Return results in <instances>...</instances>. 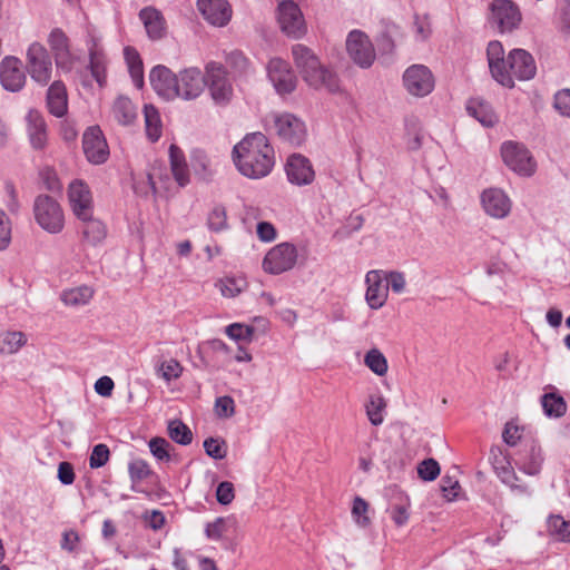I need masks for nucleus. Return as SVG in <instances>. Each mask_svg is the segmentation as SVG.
<instances>
[{"mask_svg":"<svg viewBox=\"0 0 570 570\" xmlns=\"http://www.w3.org/2000/svg\"><path fill=\"white\" fill-rule=\"evenodd\" d=\"M233 160L243 176L259 179L272 171L275 151L264 134L250 132L234 146Z\"/></svg>","mask_w":570,"mask_h":570,"instance_id":"nucleus-1","label":"nucleus"},{"mask_svg":"<svg viewBox=\"0 0 570 570\" xmlns=\"http://www.w3.org/2000/svg\"><path fill=\"white\" fill-rule=\"evenodd\" d=\"M293 61L304 81L315 88H325L331 92L338 89V79L334 72L323 66L315 52L303 43L292 47Z\"/></svg>","mask_w":570,"mask_h":570,"instance_id":"nucleus-2","label":"nucleus"},{"mask_svg":"<svg viewBox=\"0 0 570 570\" xmlns=\"http://www.w3.org/2000/svg\"><path fill=\"white\" fill-rule=\"evenodd\" d=\"M37 224L49 234H59L65 227V215L60 204L49 195H39L33 202Z\"/></svg>","mask_w":570,"mask_h":570,"instance_id":"nucleus-3","label":"nucleus"},{"mask_svg":"<svg viewBox=\"0 0 570 570\" xmlns=\"http://www.w3.org/2000/svg\"><path fill=\"white\" fill-rule=\"evenodd\" d=\"M205 86L216 105L226 106L230 102L234 90L222 63L209 61L205 66Z\"/></svg>","mask_w":570,"mask_h":570,"instance_id":"nucleus-4","label":"nucleus"},{"mask_svg":"<svg viewBox=\"0 0 570 570\" xmlns=\"http://www.w3.org/2000/svg\"><path fill=\"white\" fill-rule=\"evenodd\" d=\"M88 51V70L100 88L107 83L108 56L102 45V37L96 31H88L85 40Z\"/></svg>","mask_w":570,"mask_h":570,"instance_id":"nucleus-5","label":"nucleus"},{"mask_svg":"<svg viewBox=\"0 0 570 570\" xmlns=\"http://www.w3.org/2000/svg\"><path fill=\"white\" fill-rule=\"evenodd\" d=\"M298 252L294 244L288 242L273 246L265 255L262 267L271 275H279L294 268Z\"/></svg>","mask_w":570,"mask_h":570,"instance_id":"nucleus-6","label":"nucleus"},{"mask_svg":"<svg viewBox=\"0 0 570 570\" xmlns=\"http://www.w3.org/2000/svg\"><path fill=\"white\" fill-rule=\"evenodd\" d=\"M522 20L519 7L511 0H493L490 4L489 22L501 33L517 29Z\"/></svg>","mask_w":570,"mask_h":570,"instance_id":"nucleus-7","label":"nucleus"},{"mask_svg":"<svg viewBox=\"0 0 570 570\" xmlns=\"http://www.w3.org/2000/svg\"><path fill=\"white\" fill-rule=\"evenodd\" d=\"M27 70L31 79L40 86H46L51 79V57L45 46L32 42L27 50Z\"/></svg>","mask_w":570,"mask_h":570,"instance_id":"nucleus-8","label":"nucleus"},{"mask_svg":"<svg viewBox=\"0 0 570 570\" xmlns=\"http://www.w3.org/2000/svg\"><path fill=\"white\" fill-rule=\"evenodd\" d=\"M501 156L504 164L521 176H531L535 170V163L523 144L504 141L501 146Z\"/></svg>","mask_w":570,"mask_h":570,"instance_id":"nucleus-9","label":"nucleus"},{"mask_svg":"<svg viewBox=\"0 0 570 570\" xmlns=\"http://www.w3.org/2000/svg\"><path fill=\"white\" fill-rule=\"evenodd\" d=\"M403 85L406 91L414 97H425L435 87V79L424 65H412L403 73Z\"/></svg>","mask_w":570,"mask_h":570,"instance_id":"nucleus-10","label":"nucleus"},{"mask_svg":"<svg viewBox=\"0 0 570 570\" xmlns=\"http://www.w3.org/2000/svg\"><path fill=\"white\" fill-rule=\"evenodd\" d=\"M82 149L94 165L105 164L110 155L106 137L98 125L88 127L82 135Z\"/></svg>","mask_w":570,"mask_h":570,"instance_id":"nucleus-11","label":"nucleus"},{"mask_svg":"<svg viewBox=\"0 0 570 570\" xmlns=\"http://www.w3.org/2000/svg\"><path fill=\"white\" fill-rule=\"evenodd\" d=\"M350 58L361 68H370L375 60L374 47L367 35L361 30H352L346 39Z\"/></svg>","mask_w":570,"mask_h":570,"instance_id":"nucleus-12","label":"nucleus"},{"mask_svg":"<svg viewBox=\"0 0 570 570\" xmlns=\"http://www.w3.org/2000/svg\"><path fill=\"white\" fill-rule=\"evenodd\" d=\"M278 137L293 145L299 146L306 138L305 124L289 112L274 114L272 116Z\"/></svg>","mask_w":570,"mask_h":570,"instance_id":"nucleus-13","label":"nucleus"},{"mask_svg":"<svg viewBox=\"0 0 570 570\" xmlns=\"http://www.w3.org/2000/svg\"><path fill=\"white\" fill-rule=\"evenodd\" d=\"M278 23L282 31L294 39H299L306 33V26L299 7L291 0L278 4Z\"/></svg>","mask_w":570,"mask_h":570,"instance_id":"nucleus-14","label":"nucleus"},{"mask_svg":"<svg viewBox=\"0 0 570 570\" xmlns=\"http://www.w3.org/2000/svg\"><path fill=\"white\" fill-rule=\"evenodd\" d=\"M515 465L520 471L528 475H537L542 469L544 461L541 446L533 440H524L515 454Z\"/></svg>","mask_w":570,"mask_h":570,"instance_id":"nucleus-15","label":"nucleus"},{"mask_svg":"<svg viewBox=\"0 0 570 570\" xmlns=\"http://www.w3.org/2000/svg\"><path fill=\"white\" fill-rule=\"evenodd\" d=\"M487 59L492 78L505 88H513L514 80L511 79L508 68H505L507 57L504 48L498 40H492L487 47Z\"/></svg>","mask_w":570,"mask_h":570,"instance_id":"nucleus-16","label":"nucleus"},{"mask_svg":"<svg viewBox=\"0 0 570 570\" xmlns=\"http://www.w3.org/2000/svg\"><path fill=\"white\" fill-rule=\"evenodd\" d=\"M505 68L512 80L524 81L532 79L537 73V65L530 52L524 49H512L507 56Z\"/></svg>","mask_w":570,"mask_h":570,"instance_id":"nucleus-17","label":"nucleus"},{"mask_svg":"<svg viewBox=\"0 0 570 570\" xmlns=\"http://www.w3.org/2000/svg\"><path fill=\"white\" fill-rule=\"evenodd\" d=\"M177 98L194 100L205 88V75L197 67L185 68L177 75Z\"/></svg>","mask_w":570,"mask_h":570,"instance_id":"nucleus-18","label":"nucleus"},{"mask_svg":"<svg viewBox=\"0 0 570 570\" xmlns=\"http://www.w3.org/2000/svg\"><path fill=\"white\" fill-rule=\"evenodd\" d=\"M68 199L73 215L77 218H88L94 214V198L89 186L79 179L70 183Z\"/></svg>","mask_w":570,"mask_h":570,"instance_id":"nucleus-19","label":"nucleus"},{"mask_svg":"<svg viewBox=\"0 0 570 570\" xmlns=\"http://www.w3.org/2000/svg\"><path fill=\"white\" fill-rule=\"evenodd\" d=\"M267 76L276 91L281 95L291 94L296 88V77L288 62L281 58H272L267 65Z\"/></svg>","mask_w":570,"mask_h":570,"instance_id":"nucleus-20","label":"nucleus"},{"mask_svg":"<svg viewBox=\"0 0 570 570\" xmlns=\"http://www.w3.org/2000/svg\"><path fill=\"white\" fill-rule=\"evenodd\" d=\"M0 83L7 91L18 92L26 85L22 62L13 56H6L0 62Z\"/></svg>","mask_w":570,"mask_h":570,"instance_id":"nucleus-21","label":"nucleus"},{"mask_svg":"<svg viewBox=\"0 0 570 570\" xmlns=\"http://www.w3.org/2000/svg\"><path fill=\"white\" fill-rule=\"evenodd\" d=\"M149 81L155 92L170 101L177 98V75L164 65L155 66L149 72Z\"/></svg>","mask_w":570,"mask_h":570,"instance_id":"nucleus-22","label":"nucleus"},{"mask_svg":"<svg viewBox=\"0 0 570 570\" xmlns=\"http://www.w3.org/2000/svg\"><path fill=\"white\" fill-rule=\"evenodd\" d=\"M285 173L288 181L295 186L311 185L315 178L311 160L301 154H293L287 158Z\"/></svg>","mask_w":570,"mask_h":570,"instance_id":"nucleus-23","label":"nucleus"},{"mask_svg":"<svg viewBox=\"0 0 570 570\" xmlns=\"http://www.w3.org/2000/svg\"><path fill=\"white\" fill-rule=\"evenodd\" d=\"M204 19L216 27H225L232 19V7L227 0H197Z\"/></svg>","mask_w":570,"mask_h":570,"instance_id":"nucleus-24","label":"nucleus"},{"mask_svg":"<svg viewBox=\"0 0 570 570\" xmlns=\"http://www.w3.org/2000/svg\"><path fill=\"white\" fill-rule=\"evenodd\" d=\"M484 212L493 218H504L511 210L509 196L500 188H488L481 194Z\"/></svg>","mask_w":570,"mask_h":570,"instance_id":"nucleus-25","label":"nucleus"},{"mask_svg":"<svg viewBox=\"0 0 570 570\" xmlns=\"http://www.w3.org/2000/svg\"><path fill=\"white\" fill-rule=\"evenodd\" d=\"M384 277L382 271L372 269L365 275L367 286L365 301L371 309L381 308L387 299V286L383 284Z\"/></svg>","mask_w":570,"mask_h":570,"instance_id":"nucleus-26","label":"nucleus"},{"mask_svg":"<svg viewBox=\"0 0 570 570\" xmlns=\"http://www.w3.org/2000/svg\"><path fill=\"white\" fill-rule=\"evenodd\" d=\"M138 16L150 40L157 41L166 37L167 23L158 9L145 7L139 11Z\"/></svg>","mask_w":570,"mask_h":570,"instance_id":"nucleus-27","label":"nucleus"},{"mask_svg":"<svg viewBox=\"0 0 570 570\" xmlns=\"http://www.w3.org/2000/svg\"><path fill=\"white\" fill-rule=\"evenodd\" d=\"M27 132L30 145L36 150H42L47 146V122L40 111L30 109L27 115Z\"/></svg>","mask_w":570,"mask_h":570,"instance_id":"nucleus-28","label":"nucleus"},{"mask_svg":"<svg viewBox=\"0 0 570 570\" xmlns=\"http://www.w3.org/2000/svg\"><path fill=\"white\" fill-rule=\"evenodd\" d=\"M469 116L478 120L483 127L491 128L499 122L491 104L481 97H473L466 101L465 106Z\"/></svg>","mask_w":570,"mask_h":570,"instance_id":"nucleus-29","label":"nucleus"},{"mask_svg":"<svg viewBox=\"0 0 570 570\" xmlns=\"http://www.w3.org/2000/svg\"><path fill=\"white\" fill-rule=\"evenodd\" d=\"M46 104L48 111L57 118H61L68 112V94L61 80H56L49 86Z\"/></svg>","mask_w":570,"mask_h":570,"instance_id":"nucleus-30","label":"nucleus"},{"mask_svg":"<svg viewBox=\"0 0 570 570\" xmlns=\"http://www.w3.org/2000/svg\"><path fill=\"white\" fill-rule=\"evenodd\" d=\"M169 164L175 181L179 187H185L190 183L189 167L184 151L175 144L169 146Z\"/></svg>","mask_w":570,"mask_h":570,"instance_id":"nucleus-31","label":"nucleus"},{"mask_svg":"<svg viewBox=\"0 0 570 570\" xmlns=\"http://www.w3.org/2000/svg\"><path fill=\"white\" fill-rule=\"evenodd\" d=\"M78 219L81 220L82 223L79 228L83 242H86L89 245L96 246L106 238L107 228L100 219L94 217V214L89 215L88 218Z\"/></svg>","mask_w":570,"mask_h":570,"instance_id":"nucleus-32","label":"nucleus"},{"mask_svg":"<svg viewBox=\"0 0 570 570\" xmlns=\"http://www.w3.org/2000/svg\"><path fill=\"white\" fill-rule=\"evenodd\" d=\"M124 58L135 87L141 89L145 85V73L140 53L136 48L127 46L124 48Z\"/></svg>","mask_w":570,"mask_h":570,"instance_id":"nucleus-33","label":"nucleus"},{"mask_svg":"<svg viewBox=\"0 0 570 570\" xmlns=\"http://www.w3.org/2000/svg\"><path fill=\"white\" fill-rule=\"evenodd\" d=\"M111 114L114 119L121 126H130L137 119V108L131 99L119 96L112 104Z\"/></svg>","mask_w":570,"mask_h":570,"instance_id":"nucleus-34","label":"nucleus"},{"mask_svg":"<svg viewBox=\"0 0 570 570\" xmlns=\"http://www.w3.org/2000/svg\"><path fill=\"white\" fill-rule=\"evenodd\" d=\"M128 472L132 482L131 489L136 492H141L150 497L153 491L144 489L140 485L142 480L154 476V472L150 470L148 463L144 460H135L129 463Z\"/></svg>","mask_w":570,"mask_h":570,"instance_id":"nucleus-35","label":"nucleus"},{"mask_svg":"<svg viewBox=\"0 0 570 570\" xmlns=\"http://www.w3.org/2000/svg\"><path fill=\"white\" fill-rule=\"evenodd\" d=\"M27 335L21 331H1L0 355L16 354L27 344Z\"/></svg>","mask_w":570,"mask_h":570,"instance_id":"nucleus-36","label":"nucleus"},{"mask_svg":"<svg viewBox=\"0 0 570 570\" xmlns=\"http://www.w3.org/2000/svg\"><path fill=\"white\" fill-rule=\"evenodd\" d=\"M48 43L55 55L57 65L60 60L69 57V39L62 29H52L48 37Z\"/></svg>","mask_w":570,"mask_h":570,"instance_id":"nucleus-37","label":"nucleus"},{"mask_svg":"<svg viewBox=\"0 0 570 570\" xmlns=\"http://www.w3.org/2000/svg\"><path fill=\"white\" fill-rule=\"evenodd\" d=\"M146 135L151 142H156L163 132L160 115L153 105H145L144 108Z\"/></svg>","mask_w":570,"mask_h":570,"instance_id":"nucleus-38","label":"nucleus"},{"mask_svg":"<svg viewBox=\"0 0 570 570\" xmlns=\"http://www.w3.org/2000/svg\"><path fill=\"white\" fill-rule=\"evenodd\" d=\"M547 531L557 541L570 542V521L564 520L560 514L549 515Z\"/></svg>","mask_w":570,"mask_h":570,"instance_id":"nucleus-39","label":"nucleus"},{"mask_svg":"<svg viewBox=\"0 0 570 570\" xmlns=\"http://www.w3.org/2000/svg\"><path fill=\"white\" fill-rule=\"evenodd\" d=\"M541 405L543 409V413L548 417H561L567 412V403L564 399L552 392V393H546L541 396Z\"/></svg>","mask_w":570,"mask_h":570,"instance_id":"nucleus-40","label":"nucleus"},{"mask_svg":"<svg viewBox=\"0 0 570 570\" xmlns=\"http://www.w3.org/2000/svg\"><path fill=\"white\" fill-rule=\"evenodd\" d=\"M494 469L497 471V474L499 479L508 485L512 491L517 492L518 494L522 495H530L531 491L525 484H518L517 481L519 480L518 475L515 474L513 468L510 465V462H507L505 465H494Z\"/></svg>","mask_w":570,"mask_h":570,"instance_id":"nucleus-41","label":"nucleus"},{"mask_svg":"<svg viewBox=\"0 0 570 570\" xmlns=\"http://www.w3.org/2000/svg\"><path fill=\"white\" fill-rule=\"evenodd\" d=\"M94 296V289L89 286H79L76 288L63 291L61 301L67 306H82L90 302Z\"/></svg>","mask_w":570,"mask_h":570,"instance_id":"nucleus-42","label":"nucleus"},{"mask_svg":"<svg viewBox=\"0 0 570 570\" xmlns=\"http://www.w3.org/2000/svg\"><path fill=\"white\" fill-rule=\"evenodd\" d=\"M386 403L381 394H372L365 404V412L372 425L379 426L384 421Z\"/></svg>","mask_w":570,"mask_h":570,"instance_id":"nucleus-43","label":"nucleus"},{"mask_svg":"<svg viewBox=\"0 0 570 570\" xmlns=\"http://www.w3.org/2000/svg\"><path fill=\"white\" fill-rule=\"evenodd\" d=\"M364 364L377 376L387 373L389 365L384 354L379 348H371L364 356Z\"/></svg>","mask_w":570,"mask_h":570,"instance_id":"nucleus-44","label":"nucleus"},{"mask_svg":"<svg viewBox=\"0 0 570 570\" xmlns=\"http://www.w3.org/2000/svg\"><path fill=\"white\" fill-rule=\"evenodd\" d=\"M167 430L169 438L180 445H188L193 441L190 429L180 420L169 421Z\"/></svg>","mask_w":570,"mask_h":570,"instance_id":"nucleus-45","label":"nucleus"},{"mask_svg":"<svg viewBox=\"0 0 570 570\" xmlns=\"http://www.w3.org/2000/svg\"><path fill=\"white\" fill-rule=\"evenodd\" d=\"M217 286L225 297H236L240 294L247 286L246 279L244 277H224L219 279Z\"/></svg>","mask_w":570,"mask_h":570,"instance_id":"nucleus-46","label":"nucleus"},{"mask_svg":"<svg viewBox=\"0 0 570 570\" xmlns=\"http://www.w3.org/2000/svg\"><path fill=\"white\" fill-rule=\"evenodd\" d=\"M207 227L210 232L219 233L228 228L227 213L223 205H215L207 216Z\"/></svg>","mask_w":570,"mask_h":570,"instance_id":"nucleus-47","label":"nucleus"},{"mask_svg":"<svg viewBox=\"0 0 570 570\" xmlns=\"http://www.w3.org/2000/svg\"><path fill=\"white\" fill-rule=\"evenodd\" d=\"M183 372L184 367L176 358L164 361L157 367V375L167 383L179 379Z\"/></svg>","mask_w":570,"mask_h":570,"instance_id":"nucleus-48","label":"nucleus"},{"mask_svg":"<svg viewBox=\"0 0 570 570\" xmlns=\"http://www.w3.org/2000/svg\"><path fill=\"white\" fill-rule=\"evenodd\" d=\"M226 335L236 342H252L255 333V328L250 325L242 323H233L226 326Z\"/></svg>","mask_w":570,"mask_h":570,"instance_id":"nucleus-49","label":"nucleus"},{"mask_svg":"<svg viewBox=\"0 0 570 570\" xmlns=\"http://www.w3.org/2000/svg\"><path fill=\"white\" fill-rule=\"evenodd\" d=\"M226 63L239 76L248 75L250 72V61L239 50L229 52L226 57Z\"/></svg>","mask_w":570,"mask_h":570,"instance_id":"nucleus-50","label":"nucleus"},{"mask_svg":"<svg viewBox=\"0 0 570 570\" xmlns=\"http://www.w3.org/2000/svg\"><path fill=\"white\" fill-rule=\"evenodd\" d=\"M440 464L436 460L425 459L417 465V474L423 481H434L440 474Z\"/></svg>","mask_w":570,"mask_h":570,"instance_id":"nucleus-51","label":"nucleus"},{"mask_svg":"<svg viewBox=\"0 0 570 570\" xmlns=\"http://www.w3.org/2000/svg\"><path fill=\"white\" fill-rule=\"evenodd\" d=\"M170 443L164 438H153L149 441V450L151 454L159 461H170Z\"/></svg>","mask_w":570,"mask_h":570,"instance_id":"nucleus-52","label":"nucleus"},{"mask_svg":"<svg viewBox=\"0 0 570 570\" xmlns=\"http://www.w3.org/2000/svg\"><path fill=\"white\" fill-rule=\"evenodd\" d=\"M226 518H216L213 522H208L205 525V535L208 540L218 541L223 538V534L227 531Z\"/></svg>","mask_w":570,"mask_h":570,"instance_id":"nucleus-53","label":"nucleus"},{"mask_svg":"<svg viewBox=\"0 0 570 570\" xmlns=\"http://www.w3.org/2000/svg\"><path fill=\"white\" fill-rule=\"evenodd\" d=\"M204 449L206 454L215 460H223L227 453L225 441L218 438H207L204 441Z\"/></svg>","mask_w":570,"mask_h":570,"instance_id":"nucleus-54","label":"nucleus"},{"mask_svg":"<svg viewBox=\"0 0 570 570\" xmlns=\"http://www.w3.org/2000/svg\"><path fill=\"white\" fill-rule=\"evenodd\" d=\"M110 456L109 448L104 444L99 443L96 444L91 451L90 458H89V466L91 469H98L104 466Z\"/></svg>","mask_w":570,"mask_h":570,"instance_id":"nucleus-55","label":"nucleus"},{"mask_svg":"<svg viewBox=\"0 0 570 570\" xmlns=\"http://www.w3.org/2000/svg\"><path fill=\"white\" fill-rule=\"evenodd\" d=\"M554 109L563 117L570 118V89L558 90L553 97Z\"/></svg>","mask_w":570,"mask_h":570,"instance_id":"nucleus-56","label":"nucleus"},{"mask_svg":"<svg viewBox=\"0 0 570 570\" xmlns=\"http://www.w3.org/2000/svg\"><path fill=\"white\" fill-rule=\"evenodd\" d=\"M215 410L220 417H230L235 413V402L232 396H219L215 401Z\"/></svg>","mask_w":570,"mask_h":570,"instance_id":"nucleus-57","label":"nucleus"},{"mask_svg":"<svg viewBox=\"0 0 570 570\" xmlns=\"http://www.w3.org/2000/svg\"><path fill=\"white\" fill-rule=\"evenodd\" d=\"M235 498L234 484L229 481H223L217 485L216 499L222 505L232 503Z\"/></svg>","mask_w":570,"mask_h":570,"instance_id":"nucleus-58","label":"nucleus"},{"mask_svg":"<svg viewBox=\"0 0 570 570\" xmlns=\"http://www.w3.org/2000/svg\"><path fill=\"white\" fill-rule=\"evenodd\" d=\"M193 169L195 175L202 180H207L212 176V173L208 168L207 158L202 153L193 157Z\"/></svg>","mask_w":570,"mask_h":570,"instance_id":"nucleus-59","label":"nucleus"},{"mask_svg":"<svg viewBox=\"0 0 570 570\" xmlns=\"http://www.w3.org/2000/svg\"><path fill=\"white\" fill-rule=\"evenodd\" d=\"M367 510V502L364 499L356 497L353 501L352 514L360 525L368 524L370 520L366 517Z\"/></svg>","mask_w":570,"mask_h":570,"instance_id":"nucleus-60","label":"nucleus"},{"mask_svg":"<svg viewBox=\"0 0 570 570\" xmlns=\"http://www.w3.org/2000/svg\"><path fill=\"white\" fill-rule=\"evenodd\" d=\"M414 33L417 40H426L431 35V24L426 16H414Z\"/></svg>","mask_w":570,"mask_h":570,"instance_id":"nucleus-61","label":"nucleus"},{"mask_svg":"<svg viewBox=\"0 0 570 570\" xmlns=\"http://www.w3.org/2000/svg\"><path fill=\"white\" fill-rule=\"evenodd\" d=\"M11 242V222L0 209V250L6 249Z\"/></svg>","mask_w":570,"mask_h":570,"instance_id":"nucleus-62","label":"nucleus"},{"mask_svg":"<svg viewBox=\"0 0 570 570\" xmlns=\"http://www.w3.org/2000/svg\"><path fill=\"white\" fill-rule=\"evenodd\" d=\"M502 438L508 445L514 446L518 444L519 441L520 443L523 441L522 430L512 422H508L504 426Z\"/></svg>","mask_w":570,"mask_h":570,"instance_id":"nucleus-63","label":"nucleus"},{"mask_svg":"<svg viewBox=\"0 0 570 570\" xmlns=\"http://www.w3.org/2000/svg\"><path fill=\"white\" fill-rule=\"evenodd\" d=\"M385 279H386L385 285L387 286V288L391 287V289L394 293L400 294L404 291L406 281H405V276L403 273L390 272L386 274Z\"/></svg>","mask_w":570,"mask_h":570,"instance_id":"nucleus-64","label":"nucleus"}]
</instances>
